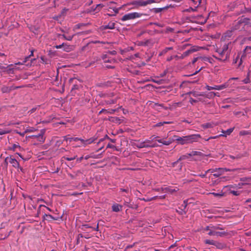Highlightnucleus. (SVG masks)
<instances>
[{"label": "nucleus", "mask_w": 251, "mask_h": 251, "mask_svg": "<svg viewBox=\"0 0 251 251\" xmlns=\"http://www.w3.org/2000/svg\"><path fill=\"white\" fill-rule=\"evenodd\" d=\"M231 43H225L223 45H221L220 47L216 48V52L217 55H213V56L217 60L222 62H226L229 60L231 49L229 48V46Z\"/></svg>", "instance_id": "obj_1"}, {"label": "nucleus", "mask_w": 251, "mask_h": 251, "mask_svg": "<svg viewBox=\"0 0 251 251\" xmlns=\"http://www.w3.org/2000/svg\"><path fill=\"white\" fill-rule=\"evenodd\" d=\"M201 138V137L199 134H191L182 137L174 136L175 140L180 145L192 144L198 142Z\"/></svg>", "instance_id": "obj_2"}, {"label": "nucleus", "mask_w": 251, "mask_h": 251, "mask_svg": "<svg viewBox=\"0 0 251 251\" xmlns=\"http://www.w3.org/2000/svg\"><path fill=\"white\" fill-rule=\"evenodd\" d=\"M143 15H147V14L140 13L138 12H132L125 14L121 18L122 21L132 20L135 18H140Z\"/></svg>", "instance_id": "obj_3"}, {"label": "nucleus", "mask_w": 251, "mask_h": 251, "mask_svg": "<svg viewBox=\"0 0 251 251\" xmlns=\"http://www.w3.org/2000/svg\"><path fill=\"white\" fill-rule=\"evenodd\" d=\"M45 133V130L42 129L41 130L40 133H39L38 135H33L29 137L32 139H36L40 143H43L45 142L46 139V137L44 136Z\"/></svg>", "instance_id": "obj_4"}, {"label": "nucleus", "mask_w": 251, "mask_h": 251, "mask_svg": "<svg viewBox=\"0 0 251 251\" xmlns=\"http://www.w3.org/2000/svg\"><path fill=\"white\" fill-rule=\"evenodd\" d=\"M158 145L156 143H152L151 142L150 140H146L143 143H141L139 147L140 148H154L158 147Z\"/></svg>", "instance_id": "obj_5"}, {"label": "nucleus", "mask_w": 251, "mask_h": 251, "mask_svg": "<svg viewBox=\"0 0 251 251\" xmlns=\"http://www.w3.org/2000/svg\"><path fill=\"white\" fill-rule=\"evenodd\" d=\"M23 86H7L5 85H3L2 86L1 88V91L2 93H10L12 90H14L17 89L22 88Z\"/></svg>", "instance_id": "obj_6"}, {"label": "nucleus", "mask_w": 251, "mask_h": 251, "mask_svg": "<svg viewBox=\"0 0 251 251\" xmlns=\"http://www.w3.org/2000/svg\"><path fill=\"white\" fill-rule=\"evenodd\" d=\"M228 86V84L227 83H224L223 84L220 85H214L213 87L210 86L208 85L206 86V88L207 90H221L225 88H227Z\"/></svg>", "instance_id": "obj_7"}, {"label": "nucleus", "mask_w": 251, "mask_h": 251, "mask_svg": "<svg viewBox=\"0 0 251 251\" xmlns=\"http://www.w3.org/2000/svg\"><path fill=\"white\" fill-rule=\"evenodd\" d=\"M231 170L229 169H227L226 168H219L215 169V173L213 174V176L215 177H218L220 176L223 174L225 172L230 171Z\"/></svg>", "instance_id": "obj_8"}, {"label": "nucleus", "mask_w": 251, "mask_h": 251, "mask_svg": "<svg viewBox=\"0 0 251 251\" xmlns=\"http://www.w3.org/2000/svg\"><path fill=\"white\" fill-rule=\"evenodd\" d=\"M101 57L104 63H114L116 62V60L115 59L109 57L107 54H102Z\"/></svg>", "instance_id": "obj_9"}, {"label": "nucleus", "mask_w": 251, "mask_h": 251, "mask_svg": "<svg viewBox=\"0 0 251 251\" xmlns=\"http://www.w3.org/2000/svg\"><path fill=\"white\" fill-rule=\"evenodd\" d=\"M173 7V6L171 4L168 5L162 8H153L151 9V11H153L154 13H158L162 12L163 10H167L169 8Z\"/></svg>", "instance_id": "obj_10"}, {"label": "nucleus", "mask_w": 251, "mask_h": 251, "mask_svg": "<svg viewBox=\"0 0 251 251\" xmlns=\"http://www.w3.org/2000/svg\"><path fill=\"white\" fill-rule=\"evenodd\" d=\"M82 174L81 170H79L74 172L73 174L69 173L68 175L71 178V179H77L80 175Z\"/></svg>", "instance_id": "obj_11"}, {"label": "nucleus", "mask_w": 251, "mask_h": 251, "mask_svg": "<svg viewBox=\"0 0 251 251\" xmlns=\"http://www.w3.org/2000/svg\"><path fill=\"white\" fill-rule=\"evenodd\" d=\"M197 47L193 46L192 48H191L190 50H188L185 52H184L182 55L184 57V58L186 57V56H188L189 54L192 53L193 52H194L195 51H197L198 50L197 49Z\"/></svg>", "instance_id": "obj_12"}, {"label": "nucleus", "mask_w": 251, "mask_h": 251, "mask_svg": "<svg viewBox=\"0 0 251 251\" xmlns=\"http://www.w3.org/2000/svg\"><path fill=\"white\" fill-rule=\"evenodd\" d=\"M61 218H62V216L61 217H60V216L53 217L51 215L47 214H45L43 216L44 220H47L48 221H51V220H58L59 219H61Z\"/></svg>", "instance_id": "obj_13"}, {"label": "nucleus", "mask_w": 251, "mask_h": 251, "mask_svg": "<svg viewBox=\"0 0 251 251\" xmlns=\"http://www.w3.org/2000/svg\"><path fill=\"white\" fill-rule=\"evenodd\" d=\"M130 4L133 5L135 6L136 8H137L140 6H145V1H143L142 0H138L133 1L130 3Z\"/></svg>", "instance_id": "obj_14"}, {"label": "nucleus", "mask_w": 251, "mask_h": 251, "mask_svg": "<svg viewBox=\"0 0 251 251\" xmlns=\"http://www.w3.org/2000/svg\"><path fill=\"white\" fill-rule=\"evenodd\" d=\"M115 23L110 22L108 25H102L100 26L101 30H105L107 29H113L115 28Z\"/></svg>", "instance_id": "obj_15"}, {"label": "nucleus", "mask_w": 251, "mask_h": 251, "mask_svg": "<svg viewBox=\"0 0 251 251\" xmlns=\"http://www.w3.org/2000/svg\"><path fill=\"white\" fill-rule=\"evenodd\" d=\"M9 163L12 164V166L15 168H20L19 162L16 159L12 158V156H10Z\"/></svg>", "instance_id": "obj_16"}, {"label": "nucleus", "mask_w": 251, "mask_h": 251, "mask_svg": "<svg viewBox=\"0 0 251 251\" xmlns=\"http://www.w3.org/2000/svg\"><path fill=\"white\" fill-rule=\"evenodd\" d=\"M122 205L118 203H114L112 206V209L114 212H118L122 210Z\"/></svg>", "instance_id": "obj_17"}, {"label": "nucleus", "mask_w": 251, "mask_h": 251, "mask_svg": "<svg viewBox=\"0 0 251 251\" xmlns=\"http://www.w3.org/2000/svg\"><path fill=\"white\" fill-rule=\"evenodd\" d=\"M79 228L81 229V230H82L84 232H90V231L89 230V229L93 228V227L91 226H90L88 224H84L81 225Z\"/></svg>", "instance_id": "obj_18"}, {"label": "nucleus", "mask_w": 251, "mask_h": 251, "mask_svg": "<svg viewBox=\"0 0 251 251\" xmlns=\"http://www.w3.org/2000/svg\"><path fill=\"white\" fill-rule=\"evenodd\" d=\"M239 20V23H241L242 25H247L249 24L250 19L244 17V16L238 18Z\"/></svg>", "instance_id": "obj_19"}, {"label": "nucleus", "mask_w": 251, "mask_h": 251, "mask_svg": "<svg viewBox=\"0 0 251 251\" xmlns=\"http://www.w3.org/2000/svg\"><path fill=\"white\" fill-rule=\"evenodd\" d=\"M243 26L241 23H239V20L238 19L237 22H234L231 27L232 30H239Z\"/></svg>", "instance_id": "obj_20"}, {"label": "nucleus", "mask_w": 251, "mask_h": 251, "mask_svg": "<svg viewBox=\"0 0 251 251\" xmlns=\"http://www.w3.org/2000/svg\"><path fill=\"white\" fill-rule=\"evenodd\" d=\"M178 190V189L176 188V189H173L171 187H166L163 189V191L165 192L169 193L170 194H173L174 192H177Z\"/></svg>", "instance_id": "obj_21"}, {"label": "nucleus", "mask_w": 251, "mask_h": 251, "mask_svg": "<svg viewBox=\"0 0 251 251\" xmlns=\"http://www.w3.org/2000/svg\"><path fill=\"white\" fill-rule=\"evenodd\" d=\"M97 138L92 137L89 139H86L85 140L84 147L88 145L91 144L93 143L96 140Z\"/></svg>", "instance_id": "obj_22"}, {"label": "nucleus", "mask_w": 251, "mask_h": 251, "mask_svg": "<svg viewBox=\"0 0 251 251\" xmlns=\"http://www.w3.org/2000/svg\"><path fill=\"white\" fill-rule=\"evenodd\" d=\"M214 246L218 249H223L225 248L226 245L222 243L215 242Z\"/></svg>", "instance_id": "obj_23"}, {"label": "nucleus", "mask_w": 251, "mask_h": 251, "mask_svg": "<svg viewBox=\"0 0 251 251\" xmlns=\"http://www.w3.org/2000/svg\"><path fill=\"white\" fill-rule=\"evenodd\" d=\"M176 212L180 215H185L186 213L185 208H179L178 209H176Z\"/></svg>", "instance_id": "obj_24"}, {"label": "nucleus", "mask_w": 251, "mask_h": 251, "mask_svg": "<svg viewBox=\"0 0 251 251\" xmlns=\"http://www.w3.org/2000/svg\"><path fill=\"white\" fill-rule=\"evenodd\" d=\"M63 50L66 52H69L72 50V46L65 43L63 47Z\"/></svg>", "instance_id": "obj_25"}, {"label": "nucleus", "mask_w": 251, "mask_h": 251, "mask_svg": "<svg viewBox=\"0 0 251 251\" xmlns=\"http://www.w3.org/2000/svg\"><path fill=\"white\" fill-rule=\"evenodd\" d=\"M157 141L158 143H162L163 145H167V146L169 145L170 144H171L172 143V141H171V140L163 141L162 139H159V140H157Z\"/></svg>", "instance_id": "obj_26"}, {"label": "nucleus", "mask_w": 251, "mask_h": 251, "mask_svg": "<svg viewBox=\"0 0 251 251\" xmlns=\"http://www.w3.org/2000/svg\"><path fill=\"white\" fill-rule=\"evenodd\" d=\"M246 52L244 51V52L243 53L241 57L239 58L240 62L238 64V66H240L242 64L243 60H244L246 58Z\"/></svg>", "instance_id": "obj_27"}, {"label": "nucleus", "mask_w": 251, "mask_h": 251, "mask_svg": "<svg viewBox=\"0 0 251 251\" xmlns=\"http://www.w3.org/2000/svg\"><path fill=\"white\" fill-rule=\"evenodd\" d=\"M240 180L243 182H248L251 181V177H244L240 178Z\"/></svg>", "instance_id": "obj_28"}, {"label": "nucleus", "mask_w": 251, "mask_h": 251, "mask_svg": "<svg viewBox=\"0 0 251 251\" xmlns=\"http://www.w3.org/2000/svg\"><path fill=\"white\" fill-rule=\"evenodd\" d=\"M173 123L172 122H159L157 123L154 126L155 127H159L160 126H163L164 124H170Z\"/></svg>", "instance_id": "obj_29"}, {"label": "nucleus", "mask_w": 251, "mask_h": 251, "mask_svg": "<svg viewBox=\"0 0 251 251\" xmlns=\"http://www.w3.org/2000/svg\"><path fill=\"white\" fill-rule=\"evenodd\" d=\"M64 140L68 141L69 140L70 142L74 141H78V137H71V138H68L66 136L64 137Z\"/></svg>", "instance_id": "obj_30"}, {"label": "nucleus", "mask_w": 251, "mask_h": 251, "mask_svg": "<svg viewBox=\"0 0 251 251\" xmlns=\"http://www.w3.org/2000/svg\"><path fill=\"white\" fill-rule=\"evenodd\" d=\"M188 94L192 95L194 97H197L198 96H203L202 94L198 93L196 91H191L188 93Z\"/></svg>", "instance_id": "obj_31"}, {"label": "nucleus", "mask_w": 251, "mask_h": 251, "mask_svg": "<svg viewBox=\"0 0 251 251\" xmlns=\"http://www.w3.org/2000/svg\"><path fill=\"white\" fill-rule=\"evenodd\" d=\"M239 135L241 136L246 135H251V131H246V130H241L239 132Z\"/></svg>", "instance_id": "obj_32"}, {"label": "nucleus", "mask_w": 251, "mask_h": 251, "mask_svg": "<svg viewBox=\"0 0 251 251\" xmlns=\"http://www.w3.org/2000/svg\"><path fill=\"white\" fill-rule=\"evenodd\" d=\"M201 126L204 128H212L213 127V125L211 123H207L202 125Z\"/></svg>", "instance_id": "obj_33"}, {"label": "nucleus", "mask_w": 251, "mask_h": 251, "mask_svg": "<svg viewBox=\"0 0 251 251\" xmlns=\"http://www.w3.org/2000/svg\"><path fill=\"white\" fill-rule=\"evenodd\" d=\"M144 46L152 45L153 44L152 41L151 39H147L144 41Z\"/></svg>", "instance_id": "obj_34"}, {"label": "nucleus", "mask_w": 251, "mask_h": 251, "mask_svg": "<svg viewBox=\"0 0 251 251\" xmlns=\"http://www.w3.org/2000/svg\"><path fill=\"white\" fill-rule=\"evenodd\" d=\"M190 156L189 155V153L185 155H182L178 159V161H181L188 158Z\"/></svg>", "instance_id": "obj_35"}, {"label": "nucleus", "mask_w": 251, "mask_h": 251, "mask_svg": "<svg viewBox=\"0 0 251 251\" xmlns=\"http://www.w3.org/2000/svg\"><path fill=\"white\" fill-rule=\"evenodd\" d=\"M215 241L213 240H208V239H206L205 240H204V243L206 244H209V245H215Z\"/></svg>", "instance_id": "obj_36"}, {"label": "nucleus", "mask_w": 251, "mask_h": 251, "mask_svg": "<svg viewBox=\"0 0 251 251\" xmlns=\"http://www.w3.org/2000/svg\"><path fill=\"white\" fill-rule=\"evenodd\" d=\"M117 102V100H107L105 101V103L106 104H112L116 103Z\"/></svg>", "instance_id": "obj_37"}, {"label": "nucleus", "mask_w": 251, "mask_h": 251, "mask_svg": "<svg viewBox=\"0 0 251 251\" xmlns=\"http://www.w3.org/2000/svg\"><path fill=\"white\" fill-rule=\"evenodd\" d=\"M232 30H228L224 33V36L225 38H229L232 36Z\"/></svg>", "instance_id": "obj_38"}, {"label": "nucleus", "mask_w": 251, "mask_h": 251, "mask_svg": "<svg viewBox=\"0 0 251 251\" xmlns=\"http://www.w3.org/2000/svg\"><path fill=\"white\" fill-rule=\"evenodd\" d=\"M16 148H19L20 149L21 148L20 146L19 145V144H13L12 145V147L10 148L9 149L10 150L13 151H15Z\"/></svg>", "instance_id": "obj_39"}, {"label": "nucleus", "mask_w": 251, "mask_h": 251, "mask_svg": "<svg viewBox=\"0 0 251 251\" xmlns=\"http://www.w3.org/2000/svg\"><path fill=\"white\" fill-rule=\"evenodd\" d=\"M10 131H11L8 129H0V135L9 133Z\"/></svg>", "instance_id": "obj_40"}, {"label": "nucleus", "mask_w": 251, "mask_h": 251, "mask_svg": "<svg viewBox=\"0 0 251 251\" xmlns=\"http://www.w3.org/2000/svg\"><path fill=\"white\" fill-rule=\"evenodd\" d=\"M201 154V152L197 151H192L190 153H189V155L191 156L199 155Z\"/></svg>", "instance_id": "obj_41"}, {"label": "nucleus", "mask_w": 251, "mask_h": 251, "mask_svg": "<svg viewBox=\"0 0 251 251\" xmlns=\"http://www.w3.org/2000/svg\"><path fill=\"white\" fill-rule=\"evenodd\" d=\"M127 207H128L129 208H130L136 209L138 207V205L137 204H134V203L131 204L130 203V204L127 205Z\"/></svg>", "instance_id": "obj_42"}, {"label": "nucleus", "mask_w": 251, "mask_h": 251, "mask_svg": "<svg viewBox=\"0 0 251 251\" xmlns=\"http://www.w3.org/2000/svg\"><path fill=\"white\" fill-rule=\"evenodd\" d=\"M211 228L213 230H223L224 228L222 227H221L219 226H211Z\"/></svg>", "instance_id": "obj_43"}, {"label": "nucleus", "mask_w": 251, "mask_h": 251, "mask_svg": "<svg viewBox=\"0 0 251 251\" xmlns=\"http://www.w3.org/2000/svg\"><path fill=\"white\" fill-rule=\"evenodd\" d=\"M36 130V129H35L34 127H30L29 128L26 129L24 133H27V132H33Z\"/></svg>", "instance_id": "obj_44"}, {"label": "nucleus", "mask_w": 251, "mask_h": 251, "mask_svg": "<svg viewBox=\"0 0 251 251\" xmlns=\"http://www.w3.org/2000/svg\"><path fill=\"white\" fill-rule=\"evenodd\" d=\"M98 9L96 8V6L94 7V6H92L90 8V9L88 10L87 13H91L94 11H96V12L97 11Z\"/></svg>", "instance_id": "obj_45"}, {"label": "nucleus", "mask_w": 251, "mask_h": 251, "mask_svg": "<svg viewBox=\"0 0 251 251\" xmlns=\"http://www.w3.org/2000/svg\"><path fill=\"white\" fill-rule=\"evenodd\" d=\"M5 56H6L4 53L0 52V57L2 58V59H0V61L2 63H4L6 60Z\"/></svg>", "instance_id": "obj_46"}, {"label": "nucleus", "mask_w": 251, "mask_h": 251, "mask_svg": "<svg viewBox=\"0 0 251 251\" xmlns=\"http://www.w3.org/2000/svg\"><path fill=\"white\" fill-rule=\"evenodd\" d=\"M120 9V8H113V11H114L115 12V14H108V15L109 16H115L116 14L118 13L119 12V10Z\"/></svg>", "instance_id": "obj_47"}, {"label": "nucleus", "mask_w": 251, "mask_h": 251, "mask_svg": "<svg viewBox=\"0 0 251 251\" xmlns=\"http://www.w3.org/2000/svg\"><path fill=\"white\" fill-rule=\"evenodd\" d=\"M216 235L219 236H223L224 235H226V232H216Z\"/></svg>", "instance_id": "obj_48"}, {"label": "nucleus", "mask_w": 251, "mask_h": 251, "mask_svg": "<svg viewBox=\"0 0 251 251\" xmlns=\"http://www.w3.org/2000/svg\"><path fill=\"white\" fill-rule=\"evenodd\" d=\"M229 158L232 159H239L241 157V155H239V154H238L236 156H233V155H230L229 156Z\"/></svg>", "instance_id": "obj_49"}, {"label": "nucleus", "mask_w": 251, "mask_h": 251, "mask_svg": "<svg viewBox=\"0 0 251 251\" xmlns=\"http://www.w3.org/2000/svg\"><path fill=\"white\" fill-rule=\"evenodd\" d=\"M96 6L98 9L97 11L96 12V13H97L101 9V8L103 7V5L102 4H98Z\"/></svg>", "instance_id": "obj_50"}, {"label": "nucleus", "mask_w": 251, "mask_h": 251, "mask_svg": "<svg viewBox=\"0 0 251 251\" xmlns=\"http://www.w3.org/2000/svg\"><path fill=\"white\" fill-rule=\"evenodd\" d=\"M230 193L233 194L234 196H239L240 193L239 191H236L234 190H230Z\"/></svg>", "instance_id": "obj_51"}, {"label": "nucleus", "mask_w": 251, "mask_h": 251, "mask_svg": "<svg viewBox=\"0 0 251 251\" xmlns=\"http://www.w3.org/2000/svg\"><path fill=\"white\" fill-rule=\"evenodd\" d=\"M10 156H7L5 158L4 163L5 165L7 167L8 163H9Z\"/></svg>", "instance_id": "obj_52"}, {"label": "nucleus", "mask_w": 251, "mask_h": 251, "mask_svg": "<svg viewBox=\"0 0 251 251\" xmlns=\"http://www.w3.org/2000/svg\"><path fill=\"white\" fill-rule=\"evenodd\" d=\"M107 54H110L112 55H115L117 54V51L116 50H109L107 52Z\"/></svg>", "instance_id": "obj_53"}, {"label": "nucleus", "mask_w": 251, "mask_h": 251, "mask_svg": "<svg viewBox=\"0 0 251 251\" xmlns=\"http://www.w3.org/2000/svg\"><path fill=\"white\" fill-rule=\"evenodd\" d=\"M248 184V182H240L238 184V185H237V187L239 188H241L242 186L243 185H247Z\"/></svg>", "instance_id": "obj_54"}, {"label": "nucleus", "mask_w": 251, "mask_h": 251, "mask_svg": "<svg viewBox=\"0 0 251 251\" xmlns=\"http://www.w3.org/2000/svg\"><path fill=\"white\" fill-rule=\"evenodd\" d=\"M63 158L68 161H72L75 159L76 158V156H74V157H67L64 156L63 157Z\"/></svg>", "instance_id": "obj_55"}, {"label": "nucleus", "mask_w": 251, "mask_h": 251, "mask_svg": "<svg viewBox=\"0 0 251 251\" xmlns=\"http://www.w3.org/2000/svg\"><path fill=\"white\" fill-rule=\"evenodd\" d=\"M173 49V47H167L163 50V53H166L168 51V50H172Z\"/></svg>", "instance_id": "obj_56"}, {"label": "nucleus", "mask_w": 251, "mask_h": 251, "mask_svg": "<svg viewBox=\"0 0 251 251\" xmlns=\"http://www.w3.org/2000/svg\"><path fill=\"white\" fill-rule=\"evenodd\" d=\"M249 50L251 51V46H247L244 50V51L247 52L248 53H250L251 52L249 51Z\"/></svg>", "instance_id": "obj_57"}, {"label": "nucleus", "mask_w": 251, "mask_h": 251, "mask_svg": "<svg viewBox=\"0 0 251 251\" xmlns=\"http://www.w3.org/2000/svg\"><path fill=\"white\" fill-rule=\"evenodd\" d=\"M155 1L154 0H147L145 1V5L146 6L148 4H150L152 3H155Z\"/></svg>", "instance_id": "obj_58"}, {"label": "nucleus", "mask_w": 251, "mask_h": 251, "mask_svg": "<svg viewBox=\"0 0 251 251\" xmlns=\"http://www.w3.org/2000/svg\"><path fill=\"white\" fill-rule=\"evenodd\" d=\"M234 128H230L228 129L227 130L224 131V133H226L227 134L229 135L233 131Z\"/></svg>", "instance_id": "obj_59"}, {"label": "nucleus", "mask_w": 251, "mask_h": 251, "mask_svg": "<svg viewBox=\"0 0 251 251\" xmlns=\"http://www.w3.org/2000/svg\"><path fill=\"white\" fill-rule=\"evenodd\" d=\"M14 132L15 133H17V134H19L20 135H21V136H23H23H25V133H24V132H21L19 131H18V130H15L14 131Z\"/></svg>", "instance_id": "obj_60"}, {"label": "nucleus", "mask_w": 251, "mask_h": 251, "mask_svg": "<svg viewBox=\"0 0 251 251\" xmlns=\"http://www.w3.org/2000/svg\"><path fill=\"white\" fill-rule=\"evenodd\" d=\"M243 82H244V83L245 84H248L250 82V78L248 76H247L246 78H245L243 80Z\"/></svg>", "instance_id": "obj_61"}, {"label": "nucleus", "mask_w": 251, "mask_h": 251, "mask_svg": "<svg viewBox=\"0 0 251 251\" xmlns=\"http://www.w3.org/2000/svg\"><path fill=\"white\" fill-rule=\"evenodd\" d=\"M215 96H216V93H214V92H210L208 95L207 96H206V97L209 98L210 97H214Z\"/></svg>", "instance_id": "obj_62"}, {"label": "nucleus", "mask_w": 251, "mask_h": 251, "mask_svg": "<svg viewBox=\"0 0 251 251\" xmlns=\"http://www.w3.org/2000/svg\"><path fill=\"white\" fill-rule=\"evenodd\" d=\"M213 229L211 228V230L208 233V234L210 236L216 235V231H213Z\"/></svg>", "instance_id": "obj_63"}, {"label": "nucleus", "mask_w": 251, "mask_h": 251, "mask_svg": "<svg viewBox=\"0 0 251 251\" xmlns=\"http://www.w3.org/2000/svg\"><path fill=\"white\" fill-rule=\"evenodd\" d=\"M116 111H117V109H111L108 110L107 113L112 114H114Z\"/></svg>", "instance_id": "obj_64"}]
</instances>
